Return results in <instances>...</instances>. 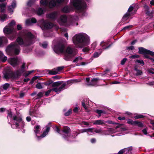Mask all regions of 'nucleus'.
Wrapping results in <instances>:
<instances>
[{
	"instance_id": "obj_1",
	"label": "nucleus",
	"mask_w": 154,
	"mask_h": 154,
	"mask_svg": "<svg viewBox=\"0 0 154 154\" xmlns=\"http://www.w3.org/2000/svg\"><path fill=\"white\" fill-rule=\"evenodd\" d=\"M52 48L54 51L56 53L64 54V59L66 61H69L72 57L76 54V49L71 46L68 47L65 50L64 45L61 42L55 43L54 41Z\"/></svg>"
},
{
	"instance_id": "obj_2",
	"label": "nucleus",
	"mask_w": 154,
	"mask_h": 154,
	"mask_svg": "<svg viewBox=\"0 0 154 154\" xmlns=\"http://www.w3.org/2000/svg\"><path fill=\"white\" fill-rule=\"evenodd\" d=\"M35 38L31 33L25 31L23 34L19 36L16 41L18 44L21 47L29 46L35 42Z\"/></svg>"
},
{
	"instance_id": "obj_3",
	"label": "nucleus",
	"mask_w": 154,
	"mask_h": 154,
	"mask_svg": "<svg viewBox=\"0 0 154 154\" xmlns=\"http://www.w3.org/2000/svg\"><path fill=\"white\" fill-rule=\"evenodd\" d=\"M72 40L75 47L77 48H82L90 44V37L83 32L75 34L73 37Z\"/></svg>"
},
{
	"instance_id": "obj_4",
	"label": "nucleus",
	"mask_w": 154,
	"mask_h": 154,
	"mask_svg": "<svg viewBox=\"0 0 154 154\" xmlns=\"http://www.w3.org/2000/svg\"><path fill=\"white\" fill-rule=\"evenodd\" d=\"M8 112L7 117L8 123L11 124L12 128L15 129L18 128H23L24 126V123L21 118L14 115H13L11 111H8Z\"/></svg>"
},
{
	"instance_id": "obj_5",
	"label": "nucleus",
	"mask_w": 154,
	"mask_h": 154,
	"mask_svg": "<svg viewBox=\"0 0 154 154\" xmlns=\"http://www.w3.org/2000/svg\"><path fill=\"white\" fill-rule=\"evenodd\" d=\"M69 0H41L40 4L46 6L50 8L60 6L63 4H66Z\"/></svg>"
},
{
	"instance_id": "obj_6",
	"label": "nucleus",
	"mask_w": 154,
	"mask_h": 154,
	"mask_svg": "<svg viewBox=\"0 0 154 154\" xmlns=\"http://www.w3.org/2000/svg\"><path fill=\"white\" fill-rule=\"evenodd\" d=\"M15 21L13 20L9 23V26H6L3 29L4 33L11 40H13L17 35V32L13 27L15 24Z\"/></svg>"
},
{
	"instance_id": "obj_7",
	"label": "nucleus",
	"mask_w": 154,
	"mask_h": 154,
	"mask_svg": "<svg viewBox=\"0 0 154 154\" xmlns=\"http://www.w3.org/2000/svg\"><path fill=\"white\" fill-rule=\"evenodd\" d=\"M63 82L62 81H60L53 83L52 86L54 88L51 89L46 92L45 93V96H48L52 91H54L58 94L62 90L65 89L66 88H65L66 84V83H63Z\"/></svg>"
},
{
	"instance_id": "obj_8",
	"label": "nucleus",
	"mask_w": 154,
	"mask_h": 154,
	"mask_svg": "<svg viewBox=\"0 0 154 154\" xmlns=\"http://www.w3.org/2000/svg\"><path fill=\"white\" fill-rule=\"evenodd\" d=\"M6 51L9 55H17L19 54L20 47L17 43L12 42L7 47Z\"/></svg>"
},
{
	"instance_id": "obj_9",
	"label": "nucleus",
	"mask_w": 154,
	"mask_h": 154,
	"mask_svg": "<svg viewBox=\"0 0 154 154\" xmlns=\"http://www.w3.org/2000/svg\"><path fill=\"white\" fill-rule=\"evenodd\" d=\"M72 5L79 12L82 13L83 16L85 15V11L86 8V5L82 3L81 0H72L71 1Z\"/></svg>"
},
{
	"instance_id": "obj_10",
	"label": "nucleus",
	"mask_w": 154,
	"mask_h": 154,
	"mask_svg": "<svg viewBox=\"0 0 154 154\" xmlns=\"http://www.w3.org/2000/svg\"><path fill=\"white\" fill-rule=\"evenodd\" d=\"M54 130L57 132L62 135L63 138L68 141H71L73 137L70 135V130L68 127H65L62 131H60L57 127H56Z\"/></svg>"
},
{
	"instance_id": "obj_11",
	"label": "nucleus",
	"mask_w": 154,
	"mask_h": 154,
	"mask_svg": "<svg viewBox=\"0 0 154 154\" xmlns=\"http://www.w3.org/2000/svg\"><path fill=\"white\" fill-rule=\"evenodd\" d=\"M50 130V127L47 125L46 127L45 131H44L43 133L40 135V131L41 130L40 126L38 125H36L34 127V131L35 135L37 137V140H40L42 138L45 137L48 134Z\"/></svg>"
},
{
	"instance_id": "obj_12",
	"label": "nucleus",
	"mask_w": 154,
	"mask_h": 154,
	"mask_svg": "<svg viewBox=\"0 0 154 154\" xmlns=\"http://www.w3.org/2000/svg\"><path fill=\"white\" fill-rule=\"evenodd\" d=\"M57 21L60 25L66 26H69L70 24L67 20V16L64 14L61 15L57 18Z\"/></svg>"
},
{
	"instance_id": "obj_13",
	"label": "nucleus",
	"mask_w": 154,
	"mask_h": 154,
	"mask_svg": "<svg viewBox=\"0 0 154 154\" xmlns=\"http://www.w3.org/2000/svg\"><path fill=\"white\" fill-rule=\"evenodd\" d=\"M100 80L98 78H93L92 79L91 81L89 78H86L85 81L87 85L90 86H97L100 85L99 81Z\"/></svg>"
},
{
	"instance_id": "obj_14",
	"label": "nucleus",
	"mask_w": 154,
	"mask_h": 154,
	"mask_svg": "<svg viewBox=\"0 0 154 154\" xmlns=\"http://www.w3.org/2000/svg\"><path fill=\"white\" fill-rule=\"evenodd\" d=\"M40 23L41 26L45 29H51L53 26V23L48 22L47 20H42L40 21Z\"/></svg>"
},
{
	"instance_id": "obj_15",
	"label": "nucleus",
	"mask_w": 154,
	"mask_h": 154,
	"mask_svg": "<svg viewBox=\"0 0 154 154\" xmlns=\"http://www.w3.org/2000/svg\"><path fill=\"white\" fill-rule=\"evenodd\" d=\"M25 65L26 63H23L21 66V69L17 70L14 73V77L15 78L18 77L25 70Z\"/></svg>"
},
{
	"instance_id": "obj_16",
	"label": "nucleus",
	"mask_w": 154,
	"mask_h": 154,
	"mask_svg": "<svg viewBox=\"0 0 154 154\" xmlns=\"http://www.w3.org/2000/svg\"><path fill=\"white\" fill-rule=\"evenodd\" d=\"M59 13L57 11H55L46 15L47 18L53 20H55L57 19Z\"/></svg>"
},
{
	"instance_id": "obj_17",
	"label": "nucleus",
	"mask_w": 154,
	"mask_h": 154,
	"mask_svg": "<svg viewBox=\"0 0 154 154\" xmlns=\"http://www.w3.org/2000/svg\"><path fill=\"white\" fill-rule=\"evenodd\" d=\"M8 61L13 67L16 66L18 64V59L17 57L9 58Z\"/></svg>"
},
{
	"instance_id": "obj_18",
	"label": "nucleus",
	"mask_w": 154,
	"mask_h": 154,
	"mask_svg": "<svg viewBox=\"0 0 154 154\" xmlns=\"http://www.w3.org/2000/svg\"><path fill=\"white\" fill-rule=\"evenodd\" d=\"M64 66L58 67L56 68H54L51 70H49L48 73L50 74L54 75L58 73V72L64 68Z\"/></svg>"
},
{
	"instance_id": "obj_19",
	"label": "nucleus",
	"mask_w": 154,
	"mask_h": 154,
	"mask_svg": "<svg viewBox=\"0 0 154 154\" xmlns=\"http://www.w3.org/2000/svg\"><path fill=\"white\" fill-rule=\"evenodd\" d=\"M139 49V53L140 54H148L150 55V53H153L152 51L147 50L143 47H140Z\"/></svg>"
},
{
	"instance_id": "obj_20",
	"label": "nucleus",
	"mask_w": 154,
	"mask_h": 154,
	"mask_svg": "<svg viewBox=\"0 0 154 154\" xmlns=\"http://www.w3.org/2000/svg\"><path fill=\"white\" fill-rule=\"evenodd\" d=\"M16 2L15 0H13L12 1V2L11 5L8 6V10L11 13V14H12V13L14 11V9L16 8Z\"/></svg>"
},
{
	"instance_id": "obj_21",
	"label": "nucleus",
	"mask_w": 154,
	"mask_h": 154,
	"mask_svg": "<svg viewBox=\"0 0 154 154\" xmlns=\"http://www.w3.org/2000/svg\"><path fill=\"white\" fill-rule=\"evenodd\" d=\"M8 43L7 38L4 36L0 37V47L3 46L4 45Z\"/></svg>"
},
{
	"instance_id": "obj_22",
	"label": "nucleus",
	"mask_w": 154,
	"mask_h": 154,
	"mask_svg": "<svg viewBox=\"0 0 154 154\" xmlns=\"http://www.w3.org/2000/svg\"><path fill=\"white\" fill-rule=\"evenodd\" d=\"M36 22V20L34 18L29 19H27L26 22V25H31L32 23H35Z\"/></svg>"
},
{
	"instance_id": "obj_23",
	"label": "nucleus",
	"mask_w": 154,
	"mask_h": 154,
	"mask_svg": "<svg viewBox=\"0 0 154 154\" xmlns=\"http://www.w3.org/2000/svg\"><path fill=\"white\" fill-rule=\"evenodd\" d=\"M72 10V7L70 6H65L62 10V11L65 13L69 12Z\"/></svg>"
},
{
	"instance_id": "obj_24",
	"label": "nucleus",
	"mask_w": 154,
	"mask_h": 154,
	"mask_svg": "<svg viewBox=\"0 0 154 154\" xmlns=\"http://www.w3.org/2000/svg\"><path fill=\"white\" fill-rule=\"evenodd\" d=\"M38 112L35 109H30L29 111V114L32 117L35 116L36 117H39L38 115Z\"/></svg>"
},
{
	"instance_id": "obj_25",
	"label": "nucleus",
	"mask_w": 154,
	"mask_h": 154,
	"mask_svg": "<svg viewBox=\"0 0 154 154\" xmlns=\"http://www.w3.org/2000/svg\"><path fill=\"white\" fill-rule=\"evenodd\" d=\"M10 86V84L8 83H6L4 84L0 87V90H6Z\"/></svg>"
},
{
	"instance_id": "obj_26",
	"label": "nucleus",
	"mask_w": 154,
	"mask_h": 154,
	"mask_svg": "<svg viewBox=\"0 0 154 154\" xmlns=\"http://www.w3.org/2000/svg\"><path fill=\"white\" fill-rule=\"evenodd\" d=\"M3 73L4 78L6 79H9L12 76V74L9 72L8 71H6L4 70L3 71Z\"/></svg>"
},
{
	"instance_id": "obj_27",
	"label": "nucleus",
	"mask_w": 154,
	"mask_h": 154,
	"mask_svg": "<svg viewBox=\"0 0 154 154\" xmlns=\"http://www.w3.org/2000/svg\"><path fill=\"white\" fill-rule=\"evenodd\" d=\"M107 44L106 42L104 41H102L100 44V45L101 47L103 49H106L109 48L111 46V45H109L107 46Z\"/></svg>"
},
{
	"instance_id": "obj_28",
	"label": "nucleus",
	"mask_w": 154,
	"mask_h": 154,
	"mask_svg": "<svg viewBox=\"0 0 154 154\" xmlns=\"http://www.w3.org/2000/svg\"><path fill=\"white\" fill-rule=\"evenodd\" d=\"M130 16V13L127 12L123 17L120 23H122V22H123L126 20L128 19Z\"/></svg>"
},
{
	"instance_id": "obj_29",
	"label": "nucleus",
	"mask_w": 154,
	"mask_h": 154,
	"mask_svg": "<svg viewBox=\"0 0 154 154\" xmlns=\"http://www.w3.org/2000/svg\"><path fill=\"white\" fill-rule=\"evenodd\" d=\"M144 7L146 11V14L149 16H152V12L149 11V6L145 5H144Z\"/></svg>"
},
{
	"instance_id": "obj_30",
	"label": "nucleus",
	"mask_w": 154,
	"mask_h": 154,
	"mask_svg": "<svg viewBox=\"0 0 154 154\" xmlns=\"http://www.w3.org/2000/svg\"><path fill=\"white\" fill-rule=\"evenodd\" d=\"M106 132H104V134L106 135L111 133H114L116 132V131L112 128H108L107 129Z\"/></svg>"
},
{
	"instance_id": "obj_31",
	"label": "nucleus",
	"mask_w": 154,
	"mask_h": 154,
	"mask_svg": "<svg viewBox=\"0 0 154 154\" xmlns=\"http://www.w3.org/2000/svg\"><path fill=\"white\" fill-rule=\"evenodd\" d=\"M95 112L98 114V117H100L102 114H105L106 112L104 110L99 109H96L94 111Z\"/></svg>"
},
{
	"instance_id": "obj_32",
	"label": "nucleus",
	"mask_w": 154,
	"mask_h": 154,
	"mask_svg": "<svg viewBox=\"0 0 154 154\" xmlns=\"http://www.w3.org/2000/svg\"><path fill=\"white\" fill-rule=\"evenodd\" d=\"M104 124H105L104 121L101 120H95L93 123V124L95 125H103Z\"/></svg>"
},
{
	"instance_id": "obj_33",
	"label": "nucleus",
	"mask_w": 154,
	"mask_h": 154,
	"mask_svg": "<svg viewBox=\"0 0 154 154\" xmlns=\"http://www.w3.org/2000/svg\"><path fill=\"white\" fill-rule=\"evenodd\" d=\"M3 54L2 52L0 51V60H1V61L3 62H4L7 59V57L6 56L3 57Z\"/></svg>"
},
{
	"instance_id": "obj_34",
	"label": "nucleus",
	"mask_w": 154,
	"mask_h": 154,
	"mask_svg": "<svg viewBox=\"0 0 154 154\" xmlns=\"http://www.w3.org/2000/svg\"><path fill=\"white\" fill-rule=\"evenodd\" d=\"M36 13L38 15H41L44 13V10L41 8H39L37 9Z\"/></svg>"
},
{
	"instance_id": "obj_35",
	"label": "nucleus",
	"mask_w": 154,
	"mask_h": 154,
	"mask_svg": "<svg viewBox=\"0 0 154 154\" xmlns=\"http://www.w3.org/2000/svg\"><path fill=\"white\" fill-rule=\"evenodd\" d=\"M134 126H136L139 128H141L143 127V125L141 122L135 121Z\"/></svg>"
},
{
	"instance_id": "obj_36",
	"label": "nucleus",
	"mask_w": 154,
	"mask_h": 154,
	"mask_svg": "<svg viewBox=\"0 0 154 154\" xmlns=\"http://www.w3.org/2000/svg\"><path fill=\"white\" fill-rule=\"evenodd\" d=\"M80 80H79L78 79H73L72 80H70L67 82L66 83H65L66 84V85L67 84H69L70 83H77L80 82Z\"/></svg>"
},
{
	"instance_id": "obj_37",
	"label": "nucleus",
	"mask_w": 154,
	"mask_h": 154,
	"mask_svg": "<svg viewBox=\"0 0 154 154\" xmlns=\"http://www.w3.org/2000/svg\"><path fill=\"white\" fill-rule=\"evenodd\" d=\"M87 133L88 135H91L94 134V128H89L87 129Z\"/></svg>"
},
{
	"instance_id": "obj_38",
	"label": "nucleus",
	"mask_w": 154,
	"mask_h": 154,
	"mask_svg": "<svg viewBox=\"0 0 154 154\" xmlns=\"http://www.w3.org/2000/svg\"><path fill=\"white\" fill-rule=\"evenodd\" d=\"M7 18V16L5 14H2L0 16V20L2 22H4L5 20H6Z\"/></svg>"
},
{
	"instance_id": "obj_39",
	"label": "nucleus",
	"mask_w": 154,
	"mask_h": 154,
	"mask_svg": "<svg viewBox=\"0 0 154 154\" xmlns=\"http://www.w3.org/2000/svg\"><path fill=\"white\" fill-rule=\"evenodd\" d=\"M94 132L96 133L101 134H104V132H102V130L101 129H98L97 128H94Z\"/></svg>"
},
{
	"instance_id": "obj_40",
	"label": "nucleus",
	"mask_w": 154,
	"mask_h": 154,
	"mask_svg": "<svg viewBox=\"0 0 154 154\" xmlns=\"http://www.w3.org/2000/svg\"><path fill=\"white\" fill-rule=\"evenodd\" d=\"M128 149L127 151H125V154H131V151L132 149V147L124 149Z\"/></svg>"
},
{
	"instance_id": "obj_41",
	"label": "nucleus",
	"mask_w": 154,
	"mask_h": 154,
	"mask_svg": "<svg viewBox=\"0 0 154 154\" xmlns=\"http://www.w3.org/2000/svg\"><path fill=\"white\" fill-rule=\"evenodd\" d=\"M5 6L6 5L5 4H0V10L2 12H4Z\"/></svg>"
},
{
	"instance_id": "obj_42",
	"label": "nucleus",
	"mask_w": 154,
	"mask_h": 154,
	"mask_svg": "<svg viewBox=\"0 0 154 154\" xmlns=\"http://www.w3.org/2000/svg\"><path fill=\"white\" fill-rule=\"evenodd\" d=\"M35 0H29L27 2V5L28 6L30 7L34 3Z\"/></svg>"
},
{
	"instance_id": "obj_43",
	"label": "nucleus",
	"mask_w": 154,
	"mask_h": 154,
	"mask_svg": "<svg viewBox=\"0 0 154 154\" xmlns=\"http://www.w3.org/2000/svg\"><path fill=\"white\" fill-rule=\"evenodd\" d=\"M82 106L83 107L85 108V109L86 110L88 108V103L87 102H85V100L84 101L82 102Z\"/></svg>"
},
{
	"instance_id": "obj_44",
	"label": "nucleus",
	"mask_w": 154,
	"mask_h": 154,
	"mask_svg": "<svg viewBox=\"0 0 154 154\" xmlns=\"http://www.w3.org/2000/svg\"><path fill=\"white\" fill-rule=\"evenodd\" d=\"M40 46H42L44 48H47L48 46V43L47 42H44L42 44H40Z\"/></svg>"
},
{
	"instance_id": "obj_45",
	"label": "nucleus",
	"mask_w": 154,
	"mask_h": 154,
	"mask_svg": "<svg viewBox=\"0 0 154 154\" xmlns=\"http://www.w3.org/2000/svg\"><path fill=\"white\" fill-rule=\"evenodd\" d=\"M72 109H69V110L66 112L64 113V115L66 116H68L71 114Z\"/></svg>"
},
{
	"instance_id": "obj_46",
	"label": "nucleus",
	"mask_w": 154,
	"mask_h": 154,
	"mask_svg": "<svg viewBox=\"0 0 154 154\" xmlns=\"http://www.w3.org/2000/svg\"><path fill=\"white\" fill-rule=\"evenodd\" d=\"M135 121H133L131 119H128L127 120V123L130 124L131 125H134Z\"/></svg>"
},
{
	"instance_id": "obj_47",
	"label": "nucleus",
	"mask_w": 154,
	"mask_h": 154,
	"mask_svg": "<svg viewBox=\"0 0 154 154\" xmlns=\"http://www.w3.org/2000/svg\"><path fill=\"white\" fill-rule=\"evenodd\" d=\"M101 50V51L100 52V53H99L97 52H96L94 53L93 55V57L94 58H96V57H98L99 56V55H100L102 51V50Z\"/></svg>"
},
{
	"instance_id": "obj_48",
	"label": "nucleus",
	"mask_w": 154,
	"mask_h": 154,
	"mask_svg": "<svg viewBox=\"0 0 154 154\" xmlns=\"http://www.w3.org/2000/svg\"><path fill=\"white\" fill-rule=\"evenodd\" d=\"M139 57V55L136 54H134L130 56L129 57V58H130L135 59L136 58H138Z\"/></svg>"
},
{
	"instance_id": "obj_49",
	"label": "nucleus",
	"mask_w": 154,
	"mask_h": 154,
	"mask_svg": "<svg viewBox=\"0 0 154 154\" xmlns=\"http://www.w3.org/2000/svg\"><path fill=\"white\" fill-rule=\"evenodd\" d=\"M36 87L37 88L40 89L42 88V86L41 84L40 83H38L36 85Z\"/></svg>"
},
{
	"instance_id": "obj_50",
	"label": "nucleus",
	"mask_w": 154,
	"mask_h": 154,
	"mask_svg": "<svg viewBox=\"0 0 154 154\" xmlns=\"http://www.w3.org/2000/svg\"><path fill=\"white\" fill-rule=\"evenodd\" d=\"M43 93L42 92H39L37 95V98H39L43 97Z\"/></svg>"
},
{
	"instance_id": "obj_51",
	"label": "nucleus",
	"mask_w": 154,
	"mask_h": 154,
	"mask_svg": "<svg viewBox=\"0 0 154 154\" xmlns=\"http://www.w3.org/2000/svg\"><path fill=\"white\" fill-rule=\"evenodd\" d=\"M144 117V116L142 115H138L134 116L135 119H138Z\"/></svg>"
},
{
	"instance_id": "obj_52",
	"label": "nucleus",
	"mask_w": 154,
	"mask_h": 154,
	"mask_svg": "<svg viewBox=\"0 0 154 154\" xmlns=\"http://www.w3.org/2000/svg\"><path fill=\"white\" fill-rule=\"evenodd\" d=\"M127 149H122L121 150H120L118 154H123L124 152H125V151H127Z\"/></svg>"
},
{
	"instance_id": "obj_53",
	"label": "nucleus",
	"mask_w": 154,
	"mask_h": 154,
	"mask_svg": "<svg viewBox=\"0 0 154 154\" xmlns=\"http://www.w3.org/2000/svg\"><path fill=\"white\" fill-rule=\"evenodd\" d=\"M136 62L138 63L141 64L142 65H143L144 64L143 61L142 60H136Z\"/></svg>"
},
{
	"instance_id": "obj_54",
	"label": "nucleus",
	"mask_w": 154,
	"mask_h": 154,
	"mask_svg": "<svg viewBox=\"0 0 154 154\" xmlns=\"http://www.w3.org/2000/svg\"><path fill=\"white\" fill-rule=\"evenodd\" d=\"M142 72L140 70H139L137 71V73L136 74V75L137 76L141 75L142 74Z\"/></svg>"
},
{
	"instance_id": "obj_55",
	"label": "nucleus",
	"mask_w": 154,
	"mask_h": 154,
	"mask_svg": "<svg viewBox=\"0 0 154 154\" xmlns=\"http://www.w3.org/2000/svg\"><path fill=\"white\" fill-rule=\"evenodd\" d=\"M127 60V59L126 58H124L121 62V64L122 65H124L125 64V62Z\"/></svg>"
},
{
	"instance_id": "obj_56",
	"label": "nucleus",
	"mask_w": 154,
	"mask_h": 154,
	"mask_svg": "<svg viewBox=\"0 0 154 154\" xmlns=\"http://www.w3.org/2000/svg\"><path fill=\"white\" fill-rule=\"evenodd\" d=\"M25 95V93L23 91H21L20 94V98H22L24 97Z\"/></svg>"
},
{
	"instance_id": "obj_57",
	"label": "nucleus",
	"mask_w": 154,
	"mask_h": 154,
	"mask_svg": "<svg viewBox=\"0 0 154 154\" xmlns=\"http://www.w3.org/2000/svg\"><path fill=\"white\" fill-rule=\"evenodd\" d=\"M133 8H134L132 6H130L128 8L127 12L128 13H129L131 11L133 10Z\"/></svg>"
},
{
	"instance_id": "obj_58",
	"label": "nucleus",
	"mask_w": 154,
	"mask_h": 154,
	"mask_svg": "<svg viewBox=\"0 0 154 154\" xmlns=\"http://www.w3.org/2000/svg\"><path fill=\"white\" fill-rule=\"evenodd\" d=\"M132 27V25H130V26H126L123 28L122 30H125V29H128Z\"/></svg>"
},
{
	"instance_id": "obj_59",
	"label": "nucleus",
	"mask_w": 154,
	"mask_h": 154,
	"mask_svg": "<svg viewBox=\"0 0 154 154\" xmlns=\"http://www.w3.org/2000/svg\"><path fill=\"white\" fill-rule=\"evenodd\" d=\"M127 48L128 50H132L134 49V46H131L127 47Z\"/></svg>"
},
{
	"instance_id": "obj_60",
	"label": "nucleus",
	"mask_w": 154,
	"mask_h": 154,
	"mask_svg": "<svg viewBox=\"0 0 154 154\" xmlns=\"http://www.w3.org/2000/svg\"><path fill=\"white\" fill-rule=\"evenodd\" d=\"M89 51V49L87 47L85 48L82 49V51L84 52L88 51Z\"/></svg>"
},
{
	"instance_id": "obj_61",
	"label": "nucleus",
	"mask_w": 154,
	"mask_h": 154,
	"mask_svg": "<svg viewBox=\"0 0 154 154\" xmlns=\"http://www.w3.org/2000/svg\"><path fill=\"white\" fill-rule=\"evenodd\" d=\"M96 140L94 138H92L91 140V142L92 143H94L96 142Z\"/></svg>"
},
{
	"instance_id": "obj_62",
	"label": "nucleus",
	"mask_w": 154,
	"mask_h": 154,
	"mask_svg": "<svg viewBox=\"0 0 154 154\" xmlns=\"http://www.w3.org/2000/svg\"><path fill=\"white\" fill-rule=\"evenodd\" d=\"M118 119L120 120H125V117H121L119 116L118 117Z\"/></svg>"
},
{
	"instance_id": "obj_63",
	"label": "nucleus",
	"mask_w": 154,
	"mask_h": 154,
	"mask_svg": "<svg viewBox=\"0 0 154 154\" xmlns=\"http://www.w3.org/2000/svg\"><path fill=\"white\" fill-rule=\"evenodd\" d=\"M142 131L144 134L146 135L147 134V130L146 128H145L142 130Z\"/></svg>"
},
{
	"instance_id": "obj_64",
	"label": "nucleus",
	"mask_w": 154,
	"mask_h": 154,
	"mask_svg": "<svg viewBox=\"0 0 154 154\" xmlns=\"http://www.w3.org/2000/svg\"><path fill=\"white\" fill-rule=\"evenodd\" d=\"M17 28L18 30H20L22 29V27L21 26L20 24H18L17 25Z\"/></svg>"
}]
</instances>
